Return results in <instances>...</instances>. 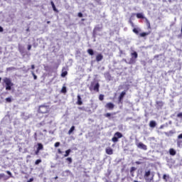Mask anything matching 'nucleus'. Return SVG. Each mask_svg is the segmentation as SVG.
<instances>
[{"label": "nucleus", "mask_w": 182, "mask_h": 182, "mask_svg": "<svg viewBox=\"0 0 182 182\" xmlns=\"http://www.w3.org/2000/svg\"><path fill=\"white\" fill-rule=\"evenodd\" d=\"M106 153L107 154L112 155L113 154V149L112 148H107L106 149Z\"/></svg>", "instance_id": "obj_20"}, {"label": "nucleus", "mask_w": 182, "mask_h": 182, "mask_svg": "<svg viewBox=\"0 0 182 182\" xmlns=\"http://www.w3.org/2000/svg\"><path fill=\"white\" fill-rule=\"evenodd\" d=\"M78 16H79V18H82L83 14L82 13H78Z\"/></svg>", "instance_id": "obj_48"}, {"label": "nucleus", "mask_w": 182, "mask_h": 182, "mask_svg": "<svg viewBox=\"0 0 182 182\" xmlns=\"http://www.w3.org/2000/svg\"><path fill=\"white\" fill-rule=\"evenodd\" d=\"M181 33L182 35V23H181Z\"/></svg>", "instance_id": "obj_61"}, {"label": "nucleus", "mask_w": 182, "mask_h": 182, "mask_svg": "<svg viewBox=\"0 0 182 182\" xmlns=\"http://www.w3.org/2000/svg\"><path fill=\"white\" fill-rule=\"evenodd\" d=\"M31 49H32V46L31 45H28L27 50H31Z\"/></svg>", "instance_id": "obj_44"}, {"label": "nucleus", "mask_w": 182, "mask_h": 182, "mask_svg": "<svg viewBox=\"0 0 182 182\" xmlns=\"http://www.w3.org/2000/svg\"><path fill=\"white\" fill-rule=\"evenodd\" d=\"M6 178V175L5 173H0V181L5 180Z\"/></svg>", "instance_id": "obj_26"}, {"label": "nucleus", "mask_w": 182, "mask_h": 182, "mask_svg": "<svg viewBox=\"0 0 182 182\" xmlns=\"http://www.w3.org/2000/svg\"><path fill=\"white\" fill-rule=\"evenodd\" d=\"M6 103H11L12 102V98L11 97L6 98Z\"/></svg>", "instance_id": "obj_37"}, {"label": "nucleus", "mask_w": 182, "mask_h": 182, "mask_svg": "<svg viewBox=\"0 0 182 182\" xmlns=\"http://www.w3.org/2000/svg\"><path fill=\"white\" fill-rule=\"evenodd\" d=\"M32 181H33V178H30L28 182H32Z\"/></svg>", "instance_id": "obj_52"}, {"label": "nucleus", "mask_w": 182, "mask_h": 182, "mask_svg": "<svg viewBox=\"0 0 182 182\" xmlns=\"http://www.w3.org/2000/svg\"><path fill=\"white\" fill-rule=\"evenodd\" d=\"M132 177H134V172H132V173H130Z\"/></svg>", "instance_id": "obj_55"}, {"label": "nucleus", "mask_w": 182, "mask_h": 182, "mask_svg": "<svg viewBox=\"0 0 182 182\" xmlns=\"http://www.w3.org/2000/svg\"><path fill=\"white\" fill-rule=\"evenodd\" d=\"M65 68H63V72L61 73V77H65L68 75V71H63Z\"/></svg>", "instance_id": "obj_27"}, {"label": "nucleus", "mask_w": 182, "mask_h": 182, "mask_svg": "<svg viewBox=\"0 0 182 182\" xmlns=\"http://www.w3.org/2000/svg\"><path fill=\"white\" fill-rule=\"evenodd\" d=\"M43 124H45V123H43V122H41V123L39 124L40 126H43Z\"/></svg>", "instance_id": "obj_59"}, {"label": "nucleus", "mask_w": 182, "mask_h": 182, "mask_svg": "<svg viewBox=\"0 0 182 182\" xmlns=\"http://www.w3.org/2000/svg\"><path fill=\"white\" fill-rule=\"evenodd\" d=\"M0 32H4V28H2V26H0Z\"/></svg>", "instance_id": "obj_50"}, {"label": "nucleus", "mask_w": 182, "mask_h": 182, "mask_svg": "<svg viewBox=\"0 0 182 182\" xmlns=\"http://www.w3.org/2000/svg\"><path fill=\"white\" fill-rule=\"evenodd\" d=\"M151 175V171L150 170L145 171V173L144 175V179L146 181H152L154 175H152L151 178H149V177H150Z\"/></svg>", "instance_id": "obj_5"}, {"label": "nucleus", "mask_w": 182, "mask_h": 182, "mask_svg": "<svg viewBox=\"0 0 182 182\" xmlns=\"http://www.w3.org/2000/svg\"><path fill=\"white\" fill-rule=\"evenodd\" d=\"M136 60H137V58H134L132 57L129 59V65H134V63H136Z\"/></svg>", "instance_id": "obj_16"}, {"label": "nucleus", "mask_w": 182, "mask_h": 182, "mask_svg": "<svg viewBox=\"0 0 182 182\" xmlns=\"http://www.w3.org/2000/svg\"><path fill=\"white\" fill-rule=\"evenodd\" d=\"M129 23H130L131 26H132V28H134V23H133L132 20H129Z\"/></svg>", "instance_id": "obj_41"}, {"label": "nucleus", "mask_w": 182, "mask_h": 182, "mask_svg": "<svg viewBox=\"0 0 182 182\" xmlns=\"http://www.w3.org/2000/svg\"><path fill=\"white\" fill-rule=\"evenodd\" d=\"M136 164H141V162H140V161H136Z\"/></svg>", "instance_id": "obj_58"}, {"label": "nucleus", "mask_w": 182, "mask_h": 182, "mask_svg": "<svg viewBox=\"0 0 182 182\" xmlns=\"http://www.w3.org/2000/svg\"><path fill=\"white\" fill-rule=\"evenodd\" d=\"M122 137H123V134H122V132H117L112 138V141L113 143H117V141H119V139H122Z\"/></svg>", "instance_id": "obj_2"}, {"label": "nucleus", "mask_w": 182, "mask_h": 182, "mask_svg": "<svg viewBox=\"0 0 182 182\" xmlns=\"http://www.w3.org/2000/svg\"><path fill=\"white\" fill-rule=\"evenodd\" d=\"M178 139H182V134H180L178 136Z\"/></svg>", "instance_id": "obj_49"}, {"label": "nucleus", "mask_w": 182, "mask_h": 182, "mask_svg": "<svg viewBox=\"0 0 182 182\" xmlns=\"http://www.w3.org/2000/svg\"><path fill=\"white\" fill-rule=\"evenodd\" d=\"M177 117H179V119H182V114H178Z\"/></svg>", "instance_id": "obj_51"}, {"label": "nucleus", "mask_w": 182, "mask_h": 182, "mask_svg": "<svg viewBox=\"0 0 182 182\" xmlns=\"http://www.w3.org/2000/svg\"><path fill=\"white\" fill-rule=\"evenodd\" d=\"M176 134V131L175 130H171L168 132H165L164 134L167 136V137H171L173 136V134Z\"/></svg>", "instance_id": "obj_11"}, {"label": "nucleus", "mask_w": 182, "mask_h": 182, "mask_svg": "<svg viewBox=\"0 0 182 182\" xmlns=\"http://www.w3.org/2000/svg\"><path fill=\"white\" fill-rule=\"evenodd\" d=\"M112 114H105V117H110Z\"/></svg>", "instance_id": "obj_53"}, {"label": "nucleus", "mask_w": 182, "mask_h": 182, "mask_svg": "<svg viewBox=\"0 0 182 182\" xmlns=\"http://www.w3.org/2000/svg\"><path fill=\"white\" fill-rule=\"evenodd\" d=\"M96 60L97 62H100L101 60H103V55H102V53H98L96 55Z\"/></svg>", "instance_id": "obj_13"}, {"label": "nucleus", "mask_w": 182, "mask_h": 182, "mask_svg": "<svg viewBox=\"0 0 182 182\" xmlns=\"http://www.w3.org/2000/svg\"><path fill=\"white\" fill-rule=\"evenodd\" d=\"M177 146L180 147L181 149V147H182V141L181 140L177 141Z\"/></svg>", "instance_id": "obj_32"}, {"label": "nucleus", "mask_w": 182, "mask_h": 182, "mask_svg": "<svg viewBox=\"0 0 182 182\" xmlns=\"http://www.w3.org/2000/svg\"><path fill=\"white\" fill-rule=\"evenodd\" d=\"M156 126H157V123H156L155 121H151L149 122V127L154 128V127H156Z\"/></svg>", "instance_id": "obj_19"}, {"label": "nucleus", "mask_w": 182, "mask_h": 182, "mask_svg": "<svg viewBox=\"0 0 182 182\" xmlns=\"http://www.w3.org/2000/svg\"><path fill=\"white\" fill-rule=\"evenodd\" d=\"M163 180L165 181V182H167L168 181V180H170V175L167 174V173H164L163 175V177H162Z\"/></svg>", "instance_id": "obj_14"}, {"label": "nucleus", "mask_w": 182, "mask_h": 182, "mask_svg": "<svg viewBox=\"0 0 182 182\" xmlns=\"http://www.w3.org/2000/svg\"><path fill=\"white\" fill-rule=\"evenodd\" d=\"M3 80L6 85V90H11L12 86H14V83H12V80H11L8 77H5Z\"/></svg>", "instance_id": "obj_1"}, {"label": "nucleus", "mask_w": 182, "mask_h": 182, "mask_svg": "<svg viewBox=\"0 0 182 182\" xmlns=\"http://www.w3.org/2000/svg\"><path fill=\"white\" fill-rule=\"evenodd\" d=\"M124 96H126V91H122L118 97V102L121 103V105H123V98Z\"/></svg>", "instance_id": "obj_8"}, {"label": "nucleus", "mask_w": 182, "mask_h": 182, "mask_svg": "<svg viewBox=\"0 0 182 182\" xmlns=\"http://www.w3.org/2000/svg\"><path fill=\"white\" fill-rule=\"evenodd\" d=\"M136 18H138V19H144V16H143L141 13H137Z\"/></svg>", "instance_id": "obj_22"}, {"label": "nucleus", "mask_w": 182, "mask_h": 182, "mask_svg": "<svg viewBox=\"0 0 182 182\" xmlns=\"http://www.w3.org/2000/svg\"><path fill=\"white\" fill-rule=\"evenodd\" d=\"M99 87H100L99 82H97L95 85V83L92 82L89 87V90L91 92H92V90H94V92H99Z\"/></svg>", "instance_id": "obj_4"}, {"label": "nucleus", "mask_w": 182, "mask_h": 182, "mask_svg": "<svg viewBox=\"0 0 182 182\" xmlns=\"http://www.w3.org/2000/svg\"><path fill=\"white\" fill-rule=\"evenodd\" d=\"M62 93H66L67 90H66V87H63L62 90H61Z\"/></svg>", "instance_id": "obj_40"}, {"label": "nucleus", "mask_w": 182, "mask_h": 182, "mask_svg": "<svg viewBox=\"0 0 182 182\" xmlns=\"http://www.w3.org/2000/svg\"><path fill=\"white\" fill-rule=\"evenodd\" d=\"M41 163H42V159H37V160L35 161V165H36V166H38V165L41 164Z\"/></svg>", "instance_id": "obj_34"}, {"label": "nucleus", "mask_w": 182, "mask_h": 182, "mask_svg": "<svg viewBox=\"0 0 182 182\" xmlns=\"http://www.w3.org/2000/svg\"><path fill=\"white\" fill-rule=\"evenodd\" d=\"M136 146L138 149H140L141 150H147V146L142 142H139L138 144H136Z\"/></svg>", "instance_id": "obj_6"}, {"label": "nucleus", "mask_w": 182, "mask_h": 182, "mask_svg": "<svg viewBox=\"0 0 182 182\" xmlns=\"http://www.w3.org/2000/svg\"><path fill=\"white\" fill-rule=\"evenodd\" d=\"M58 178H59V177L55 176V177L54 178V180H58Z\"/></svg>", "instance_id": "obj_60"}, {"label": "nucleus", "mask_w": 182, "mask_h": 182, "mask_svg": "<svg viewBox=\"0 0 182 182\" xmlns=\"http://www.w3.org/2000/svg\"><path fill=\"white\" fill-rule=\"evenodd\" d=\"M39 151H40V149H36V152H35V154L36 155V156H38V154H39Z\"/></svg>", "instance_id": "obj_45"}, {"label": "nucleus", "mask_w": 182, "mask_h": 182, "mask_svg": "<svg viewBox=\"0 0 182 182\" xmlns=\"http://www.w3.org/2000/svg\"><path fill=\"white\" fill-rule=\"evenodd\" d=\"M23 47L22 46H18V51L20 52V53H23Z\"/></svg>", "instance_id": "obj_30"}, {"label": "nucleus", "mask_w": 182, "mask_h": 182, "mask_svg": "<svg viewBox=\"0 0 182 182\" xmlns=\"http://www.w3.org/2000/svg\"><path fill=\"white\" fill-rule=\"evenodd\" d=\"M31 69H35V65H31Z\"/></svg>", "instance_id": "obj_56"}, {"label": "nucleus", "mask_w": 182, "mask_h": 182, "mask_svg": "<svg viewBox=\"0 0 182 182\" xmlns=\"http://www.w3.org/2000/svg\"><path fill=\"white\" fill-rule=\"evenodd\" d=\"M87 53L90 55V56H93L95 55V51L92 48H90L87 50Z\"/></svg>", "instance_id": "obj_25"}, {"label": "nucleus", "mask_w": 182, "mask_h": 182, "mask_svg": "<svg viewBox=\"0 0 182 182\" xmlns=\"http://www.w3.org/2000/svg\"><path fill=\"white\" fill-rule=\"evenodd\" d=\"M70 153H72V149H69L65 151V154H64V157H69L70 155Z\"/></svg>", "instance_id": "obj_18"}, {"label": "nucleus", "mask_w": 182, "mask_h": 182, "mask_svg": "<svg viewBox=\"0 0 182 182\" xmlns=\"http://www.w3.org/2000/svg\"><path fill=\"white\" fill-rule=\"evenodd\" d=\"M105 109H108L109 110H113L114 109V104L112 102H108L105 105Z\"/></svg>", "instance_id": "obj_10"}, {"label": "nucleus", "mask_w": 182, "mask_h": 182, "mask_svg": "<svg viewBox=\"0 0 182 182\" xmlns=\"http://www.w3.org/2000/svg\"><path fill=\"white\" fill-rule=\"evenodd\" d=\"M146 25H147L148 29H151V26L150 25V21H149L147 18H146Z\"/></svg>", "instance_id": "obj_33"}, {"label": "nucleus", "mask_w": 182, "mask_h": 182, "mask_svg": "<svg viewBox=\"0 0 182 182\" xmlns=\"http://www.w3.org/2000/svg\"><path fill=\"white\" fill-rule=\"evenodd\" d=\"M77 105H78V106H82V105H83V102H82V97H80V95L77 96Z\"/></svg>", "instance_id": "obj_12"}, {"label": "nucleus", "mask_w": 182, "mask_h": 182, "mask_svg": "<svg viewBox=\"0 0 182 182\" xmlns=\"http://www.w3.org/2000/svg\"><path fill=\"white\" fill-rule=\"evenodd\" d=\"M54 132L53 131H49L50 134H53Z\"/></svg>", "instance_id": "obj_57"}, {"label": "nucleus", "mask_w": 182, "mask_h": 182, "mask_svg": "<svg viewBox=\"0 0 182 182\" xmlns=\"http://www.w3.org/2000/svg\"><path fill=\"white\" fill-rule=\"evenodd\" d=\"M163 106H164V102H163L162 101H156V109H160L163 107Z\"/></svg>", "instance_id": "obj_9"}, {"label": "nucleus", "mask_w": 182, "mask_h": 182, "mask_svg": "<svg viewBox=\"0 0 182 182\" xmlns=\"http://www.w3.org/2000/svg\"><path fill=\"white\" fill-rule=\"evenodd\" d=\"M75 132V126H72L70 129L68 131V134H70L71 133H73Z\"/></svg>", "instance_id": "obj_28"}, {"label": "nucleus", "mask_w": 182, "mask_h": 182, "mask_svg": "<svg viewBox=\"0 0 182 182\" xmlns=\"http://www.w3.org/2000/svg\"><path fill=\"white\" fill-rule=\"evenodd\" d=\"M50 4L54 12H59V11L56 9V6H55V3H53V1H50Z\"/></svg>", "instance_id": "obj_24"}, {"label": "nucleus", "mask_w": 182, "mask_h": 182, "mask_svg": "<svg viewBox=\"0 0 182 182\" xmlns=\"http://www.w3.org/2000/svg\"><path fill=\"white\" fill-rule=\"evenodd\" d=\"M102 28L99 26H96L94 29H93V32H92V35L95 38H96V35H97V32H100V31H102Z\"/></svg>", "instance_id": "obj_7"}, {"label": "nucleus", "mask_w": 182, "mask_h": 182, "mask_svg": "<svg viewBox=\"0 0 182 182\" xmlns=\"http://www.w3.org/2000/svg\"><path fill=\"white\" fill-rule=\"evenodd\" d=\"M159 57H160L159 55H154V58H155V59L157 58H159Z\"/></svg>", "instance_id": "obj_54"}, {"label": "nucleus", "mask_w": 182, "mask_h": 182, "mask_svg": "<svg viewBox=\"0 0 182 182\" xmlns=\"http://www.w3.org/2000/svg\"><path fill=\"white\" fill-rule=\"evenodd\" d=\"M37 146H38L37 147L38 150H40V151L43 150V144H42V143H38Z\"/></svg>", "instance_id": "obj_23"}, {"label": "nucleus", "mask_w": 182, "mask_h": 182, "mask_svg": "<svg viewBox=\"0 0 182 182\" xmlns=\"http://www.w3.org/2000/svg\"><path fill=\"white\" fill-rule=\"evenodd\" d=\"M32 75L33 76L34 80H36V79H38V76H36V75H35V73H33V72H32Z\"/></svg>", "instance_id": "obj_42"}, {"label": "nucleus", "mask_w": 182, "mask_h": 182, "mask_svg": "<svg viewBox=\"0 0 182 182\" xmlns=\"http://www.w3.org/2000/svg\"><path fill=\"white\" fill-rule=\"evenodd\" d=\"M169 154L171 156H176V154H177V151H176L174 149L171 148L169 149Z\"/></svg>", "instance_id": "obj_17"}, {"label": "nucleus", "mask_w": 182, "mask_h": 182, "mask_svg": "<svg viewBox=\"0 0 182 182\" xmlns=\"http://www.w3.org/2000/svg\"><path fill=\"white\" fill-rule=\"evenodd\" d=\"M49 106L41 105L38 107V113H41L42 114H44L45 113H49Z\"/></svg>", "instance_id": "obj_3"}, {"label": "nucleus", "mask_w": 182, "mask_h": 182, "mask_svg": "<svg viewBox=\"0 0 182 182\" xmlns=\"http://www.w3.org/2000/svg\"><path fill=\"white\" fill-rule=\"evenodd\" d=\"M131 56L132 58L137 59V58H139V54H137V52L134 51L133 53H131Z\"/></svg>", "instance_id": "obj_21"}, {"label": "nucleus", "mask_w": 182, "mask_h": 182, "mask_svg": "<svg viewBox=\"0 0 182 182\" xmlns=\"http://www.w3.org/2000/svg\"><path fill=\"white\" fill-rule=\"evenodd\" d=\"M63 174H66V176H69V174H70V171L66 170L63 172Z\"/></svg>", "instance_id": "obj_39"}, {"label": "nucleus", "mask_w": 182, "mask_h": 182, "mask_svg": "<svg viewBox=\"0 0 182 182\" xmlns=\"http://www.w3.org/2000/svg\"><path fill=\"white\" fill-rule=\"evenodd\" d=\"M132 31L134 32V33H136V35H139V29L134 28H133Z\"/></svg>", "instance_id": "obj_38"}, {"label": "nucleus", "mask_w": 182, "mask_h": 182, "mask_svg": "<svg viewBox=\"0 0 182 182\" xmlns=\"http://www.w3.org/2000/svg\"><path fill=\"white\" fill-rule=\"evenodd\" d=\"M0 136H2V131H0Z\"/></svg>", "instance_id": "obj_62"}, {"label": "nucleus", "mask_w": 182, "mask_h": 182, "mask_svg": "<svg viewBox=\"0 0 182 182\" xmlns=\"http://www.w3.org/2000/svg\"><path fill=\"white\" fill-rule=\"evenodd\" d=\"M58 154H62L63 153V151H62V150H60V149H58Z\"/></svg>", "instance_id": "obj_46"}, {"label": "nucleus", "mask_w": 182, "mask_h": 182, "mask_svg": "<svg viewBox=\"0 0 182 182\" xmlns=\"http://www.w3.org/2000/svg\"><path fill=\"white\" fill-rule=\"evenodd\" d=\"M150 33H151L150 31L146 32V33L143 32V33H139V36H140V38H145V36H147L150 35Z\"/></svg>", "instance_id": "obj_15"}, {"label": "nucleus", "mask_w": 182, "mask_h": 182, "mask_svg": "<svg viewBox=\"0 0 182 182\" xmlns=\"http://www.w3.org/2000/svg\"><path fill=\"white\" fill-rule=\"evenodd\" d=\"M43 132H47V130H46V129H43Z\"/></svg>", "instance_id": "obj_64"}, {"label": "nucleus", "mask_w": 182, "mask_h": 182, "mask_svg": "<svg viewBox=\"0 0 182 182\" xmlns=\"http://www.w3.org/2000/svg\"><path fill=\"white\" fill-rule=\"evenodd\" d=\"M66 161H68V164H72V162L73 161V159H72L71 157L66 158Z\"/></svg>", "instance_id": "obj_29"}, {"label": "nucleus", "mask_w": 182, "mask_h": 182, "mask_svg": "<svg viewBox=\"0 0 182 182\" xmlns=\"http://www.w3.org/2000/svg\"><path fill=\"white\" fill-rule=\"evenodd\" d=\"M110 174H112V170L108 169L107 170V173H105V177H108L109 178L110 176Z\"/></svg>", "instance_id": "obj_31"}, {"label": "nucleus", "mask_w": 182, "mask_h": 182, "mask_svg": "<svg viewBox=\"0 0 182 182\" xmlns=\"http://www.w3.org/2000/svg\"><path fill=\"white\" fill-rule=\"evenodd\" d=\"M99 100H101V102L102 101H103V100H105V95H100V96H99Z\"/></svg>", "instance_id": "obj_36"}, {"label": "nucleus", "mask_w": 182, "mask_h": 182, "mask_svg": "<svg viewBox=\"0 0 182 182\" xmlns=\"http://www.w3.org/2000/svg\"><path fill=\"white\" fill-rule=\"evenodd\" d=\"M6 173L8 174V176H12V173L9 171H7Z\"/></svg>", "instance_id": "obj_47"}, {"label": "nucleus", "mask_w": 182, "mask_h": 182, "mask_svg": "<svg viewBox=\"0 0 182 182\" xmlns=\"http://www.w3.org/2000/svg\"><path fill=\"white\" fill-rule=\"evenodd\" d=\"M105 182H109V180H107V179H106V180H105Z\"/></svg>", "instance_id": "obj_63"}, {"label": "nucleus", "mask_w": 182, "mask_h": 182, "mask_svg": "<svg viewBox=\"0 0 182 182\" xmlns=\"http://www.w3.org/2000/svg\"><path fill=\"white\" fill-rule=\"evenodd\" d=\"M54 146L55 147H59V146H60V142H55Z\"/></svg>", "instance_id": "obj_43"}, {"label": "nucleus", "mask_w": 182, "mask_h": 182, "mask_svg": "<svg viewBox=\"0 0 182 182\" xmlns=\"http://www.w3.org/2000/svg\"><path fill=\"white\" fill-rule=\"evenodd\" d=\"M136 170H137V168L132 166L130 168V173H134V171H136Z\"/></svg>", "instance_id": "obj_35"}]
</instances>
